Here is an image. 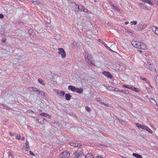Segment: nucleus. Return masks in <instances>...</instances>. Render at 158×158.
Segmentation results:
<instances>
[{"instance_id":"obj_57","label":"nucleus","mask_w":158,"mask_h":158,"mask_svg":"<svg viewBox=\"0 0 158 158\" xmlns=\"http://www.w3.org/2000/svg\"><path fill=\"white\" fill-rule=\"evenodd\" d=\"M142 79L143 80H144V81H146L147 80V79L145 78H142Z\"/></svg>"},{"instance_id":"obj_36","label":"nucleus","mask_w":158,"mask_h":158,"mask_svg":"<svg viewBox=\"0 0 158 158\" xmlns=\"http://www.w3.org/2000/svg\"><path fill=\"white\" fill-rule=\"evenodd\" d=\"M101 104L105 106L106 107H108L109 106V105L108 104H105L103 102H101Z\"/></svg>"},{"instance_id":"obj_14","label":"nucleus","mask_w":158,"mask_h":158,"mask_svg":"<svg viewBox=\"0 0 158 158\" xmlns=\"http://www.w3.org/2000/svg\"><path fill=\"white\" fill-rule=\"evenodd\" d=\"M130 89H131L132 90L134 91L135 92H139V91L140 90L139 89L137 88H135V87L134 86H132V85H131Z\"/></svg>"},{"instance_id":"obj_24","label":"nucleus","mask_w":158,"mask_h":158,"mask_svg":"<svg viewBox=\"0 0 158 158\" xmlns=\"http://www.w3.org/2000/svg\"><path fill=\"white\" fill-rule=\"evenodd\" d=\"M139 5L143 9H145L146 8V6L143 3H140L139 4Z\"/></svg>"},{"instance_id":"obj_29","label":"nucleus","mask_w":158,"mask_h":158,"mask_svg":"<svg viewBox=\"0 0 158 158\" xmlns=\"http://www.w3.org/2000/svg\"><path fill=\"white\" fill-rule=\"evenodd\" d=\"M157 27H156L155 26H153L152 27V31L154 32H155V33L156 31V30L157 29Z\"/></svg>"},{"instance_id":"obj_34","label":"nucleus","mask_w":158,"mask_h":158,"mask_svg":"<svg viewBox=\"0 0 158 158\" xmlns=\"http://www.w3.org/2000/svg\"><path fill=\"white\" fill-rule=\"evenodd\" d=\"M4 33V30L3 28H1L0 29V33L1 34H3Z\"/></svg>"},{"instance_id":"obj_42","label":"nucleus","mask_w":158,"mask_h":158,"mask_svg":"<svg viewBox=\"0 0 158 158\" xmlns=\"http://www.w3.org/2000/svg\"><path fill=\"white\" fill-rule=\"evenodd\" d=\"M41 120H42L43 122L47 121V119L44 118H41Z\"/></svg>"},{"instance_id":"obj_51","label":"nucleus","mask_w":158,"mask_h":158,"mask_svg":"<svg viewBox=\"0 0 158 158\" xmlns=\"http://www.w3.org/2000/svg\"><path fill=\"white\" fill-rule=\"evenodd\" d=\"M135 97L136 98H137V99L140 100L141 99V98H139V97H138V96H135Z\"/></svg>"},{"instance_id":"obj_48","label":"nucleus","mask_w":158,"mask_h":158,"mask_svg":"<svg viewBox=\"0 0 158 158\" xmlns=\"http://www.w3.org/2000/svg\"><path fill=\"white\" fill-rule=\"evenodd\" d=\"M155 34L157 35H158V28L157 27L156 31L155 33Z\"/></svg>"},{"instance_id":"obj_25","label":"nucleus","mask_w":158,"mask_h":158,"mask_svg":"<svg viewBox=\"0 0 158 158\" xmlns=\"http://www.w3.org/2000/svg\"><path fill=\"white\" fill-rule=\"evenodd\" d=\"M155 83L156 85H158V75H157L155 77Z\"/></svg>"},{"instance_id":"obj_13","label":"nucleus","mask_w":158,"mask_h":158,"mask_svg":"<svg viewBox=\"0 0 158 158\" xmlns=\"http://www.w3.org/2000/svg\"><path fill=\"white\" fill-rule=\"evenodd\" d=\"M38 92V94L40 95L41 96H44L46 95V94L44 92V91L42 90H39Z\"/></svg>"},{"instance_id":"obj_20","label":"nucleus","mask_w":158,"mask_h":158,"mask_svg":"<svg viewBox=\"0 0 158 158\" xmlns=\"http://www.w3.org/2000/svg\"><path fill=\"white\" fill-rule=\"evenodd\" d=\"M40 115L44 116L45 117H48L49 118L50 116L49 114H47V113L44 112L41 113L40 114Z\"/></svg>"},{"instance_id":"obj_43","label":"nucleus","mask_w":158,"mask_h":158,"mask_svg":"<svg viewBox=\"0 0 158 158\" xmlns=\"http://www.w3.org/2000/svg\"><path fill=\"white\" fill-rule=\"evenodd\" d=\"M9 134L10 136H14V133H11L10 132H9Z\"/></svg>"},{"instance_id":"obj_26","label":"nucleus","mask_w":158,"mask_h":158,"mask_svg":"<svg viewBox=\"0 0 158 158\" xmlns=\"http://www.w3.org/2000/svg\"><path fill=\"white\" fill-rule=\"evenodd\" d=\"M38 81L42 85H45V83L43 81L42 79H38Z\"/></svg>"},{"instance_id":"obj_9","label":"nucleus","mask_w":158,"mask_h":158,"mask_svg":"<svg viewBox=\"0 0 158 158\" xmlns=\"http://www.w3.org/2000/svg\"><path fill=\"white\" fill-rule=\"evenodd\" d=\"M147 25L146 24H139L137 26V30L138 31H142L145 29L147 27Z\"/></svg>"},{"instance_id":"obj_62","label":"nucleus","mask_w":158,"mask_h":158,"mask_svg":"<svg viewBox=\"0 0 158 158\" xmlns=\"http://www.w3.org/2000/svg\"><path fill=\"white\" fill-rule=\"evenodd\" d=\"M138 51L140 52H142V51L141 50H138Z\"/></svg>"},{"instance_id":"obj_12","label":"nucleus","mask_w":158,"mask_h":158,"mask_svg":"<svg viewBox=\"0 0 158 158\" xmlns=\"http://www.w3.org/2000/svg\"><path fill=\"white\" fill-rule=\"evenodd\" d=\"M33 31V30L32 29H30L28 31V33L29 35V36L31 38V37H33L34 36V34H32Z\"/></svg>"},{"instance_id":"obj_45","label":"nucleus","mask_w":158,"mask_h":158,"mask_svg":"<svg viewBox=\"0 0 158 158\" xmlns=\"http://www.w3.org/2000/svg\"><path fill=\"white\" fill-rule=\"evenodd\" d=\"M120 89L118 88H115L114 90L116 91H119L120 92Z\"/></svg>"},{"instance_id":"obj_28","label":"nucleus","mask_w":158,"mask_h":158,"mask_svg":"<svg viewBox=\"0 0 158 158\" xmlns=\"http://www.w3.org/2000/svg\"><path fill=\"white\" fill-rule=\"evenodd\" d=\"M131 85H123V87L124 88H127L128 89H131Z\"/></svg>"},{"instance_id":"obj_53","label":"nucleus","mask_w":158,"mask_h":158,"mask_svg":"<svg viewBox=\"0 0 158 158\" xmlns=\"http://www.w3.org/2000/svg\"><path fill=\"white\" fill-rule=\"evenodd\" d=\"M64 111L66 113H67L68 114H69V111L68 110H66V109L64 110Z\"/></svg>"},{"instance_id":"obj_46","label":"nucleus","mask_w":158,"mask_h":158,"mask_svg":"<svg viewBox=\"0 0 158 158\" xmlns=\"http://www.w3.org/2000/svg\"><path fill=\"white\" fill-rule=\"evenodd\" d=\"M137 23V22L136 21H133V23L132 24V25H135Z\"/></svg>"},{"instance_id":"obj_61","label":"nucleus","mask_w":158,"mask_h":158,"mask_svg":"<svg viewBox=\"0 0 158 158\" xmlns=\"http://www.w3.org/2000/svg\"><path fill=\"white\" fill-rule=\"evenodd\" d=\"M129 23V22H127L125 23V24H127Z\"/></svg>"},{"instance_id":"obj_21","label":"nucleus","mask_w":158,"mask_h":158,"mask_svg":"<svg viewBox=\"0 0 158 158\" xmlns=\"http://www.w3.org/2000/svg\"><path fill=\"white\" fill-rule=\"evenodd\" d=\"M26 148L27 151H28L29 149V145L28 142L27 140H26Z\"/></svg>"},{"instance_id":"obj_40","label":"nucleus","mask_w":158,"mask_h":158,"mask_svg":"<svg viewBox=\"0 0 158 158\" xmlns=\"http://www.w3.org/2000/svg\"><path fill=\"white\" fill-rule=\"evenodd\" d=\"M29 154L30 155H32V156H35L33 152H32L31 151H29Z\"/></svg>"},{"instance_id":"obj_49","label":"nucleus","mask_w":158,"mask_h":158,"mask_svg":"<svg viewBox=\"0 0 158 158\" xmlns=\"http://www.w3.org/2000/svg\"><path fill=\"white\" fill-rule=\"evenodd\" d=\"M8 156H9V157H10V156H11V158H12V154L10 153V152H9V153L8 152Z\"/></svg>"},{"instance_id":"obj_63","label":"nucleus","mask_w":158,"mask_h":158,"mask_svg":"<svg viewBox=\"0 0 158 158\" xmlns=\"http://www.w3.org/2000/svg\"><path fill=\"white\" fill-rule=\"evenodd\" d=\"M95 2H97V0H93Z\"/></svg>"},{"instance_id":"obj_1","label":"nucleus","mask_w":158,"mask_h":158,"mask_svg":"<svg viewBox=\"0 0 158 158\" xmlns=\"http://www.w3.org/2000/svg\"><path fill=\"white\" fill-rule=\"evenodd\" d=\"M131 44L133 46L136 48L141 49L144 50L147 49L146 45L140 41L133 40L131 42Z\"/></svg>"},{"instance_id":"obj_15","label":"nucleus","mask_w":158,"mask_h":158,"mask_svg":"<svg viewBox=\"0 0 158 158\" xmlns=\"http://www.w3.org/2000/svg\"><path fill=\"white\" fill-rule=\"evenodd\" d=\"M99 41L100 43H102L107 49L109 50V49L111 50V49L102 40H100Z\"/></svg>"},{"instance_id":"obj_32","label":"nucleus","mask_w":158,"mask_h":158,"mask_svg":"<svg viewBox=\"0 0 158 158\" xmlns=\"http://www.w3.org/2000/svg\"><path fill=\"white\" fill-rule=\"evenodd\" d=\"M85 110L88 112H89L91 110L90 108L88 106H86L85 107Z\"/></svg>"},{"instance_id":"obj_7","label":"nucleus","mask_w":158,"mask_h":158,"mask_svg":"<svg viewBox=\"0 0 158 158\" xmlns=\"http://www.w3.org/2000/svg\"><path fill=\"white\" fill-rule=\"evenodd\" d=\"M59 158H69V153L66 152L61 153L59 156Z\"/></svg>"},{"instance_id":"obj_38","label":"nucleus","mask_w":158,"mask_h":158,"mask_svg":"<svg viewBox=\"0 0 158 158\" xmlns=\"http://www.w3.org/2000/svg\"><path fill=\"white\" fill-rule=\"evenodd\" d=\"M15 138L17 139H21L20 136V135H17L16 136Z\"/></svg>"},{"instance_id":"obj_44","label":"nucleus","mask_w":158,"mask_h":158,"mask_svg":"<svg viewBox=\"0 0 158 158\" xmlns=\"http://www.w3.org/2000/svg\"><path fill=\"white\" fill-rule=\"evenodd\" d=\"M4 18V15L2 14H0V18L2 19Z\"/></svg>"},{"instance_id":"obj_23","label":"nucleus","mask_w":158,"mask_h":158,"mask_svg":"<svg viewBox=\"0 0 158 158\" xmlns=\"http://www.w3.org/2000/svg\"><path fill=\"white\" fill-rule=\"evenodd\" d=\"M76 89V88L75 87L72 85H70V90L75 92Z\"/></svg>"},{"instance_id":"obj_8","label":"nucleus","mask_w":158,"mask_h":158,"mask_svg":"<svg viewBox=\"0 0 158 158\" xmlns=\"http://www.w3.org/2000/svg\"><path fill=\"white\" fill-rule=\"evenodd\" d=\"M59 53L61 54L63 58H65L66 56V53L64 50L62 48H58Z\"/></svg>"},{"instance_id":"obj_64","label":"nucleus","mask_w":158,"mask_h":158,"mask_svg":"<svg viewBox=\"0 0 158 158\" xmlns=\"http://www.w3.org/2000/svg\"><path fill=\"white\" fill-rule=\"evenodd\" d=\"M156 5L157 6H158V0L157 1Z\"/></svg>"},{"instance_id":"obj_18","label":"nucleus","mask_w":158,"mask_h":158,"mask_svg":"<svg viewBox=\"0 0 158 158\" xmlns=\"http://www.w3.org/2000/svg\"><path fill=\"white\" fill-rule=\"evenodd\" d=\"M85 158H94V157L91 153H89L86 155Z\"/></svg>"},{"instance_id":"obj_22","label":"nucleus","mask_w":158,"mask_h":158,"mask_svg":"<svg viewBox=\"0 0 158 158\" xmlns=\"http://www.w3.org/2000/svg\"><path fill=\"white\" fill-rule=\"evenodd\" d=\"M65 92L64 91H61L60 93H59L58 91H57V94L60 96H63L65 94Z\"/></svg>"},{"instance_id":"obj_30","label":"nucleus","mask_w":158,"mask_h":158,"mask_svg":"<svg viewBox=\"0 0 158 158\" xmlns=\"http://www.w3.org/2000/svg\"><path fill=\"white\" fill-rule=\"evenodd\" d=\"M30 88L32 89V90L33 91L35 92L36 91V92H38V91H39V90L36 87H31Z\"/></svg>"},{"instance_id":"obj_54","label":"nucleus","mask_w":158,"mask_h":158,"mask_svg":"<svg viewBox=\"0 0 158 158\" xmlns=\"http://www.w3.org/2000/svg\"><path fill=\"white\" fill-rule=\"evenodd\" d=\"M96 158H103L101 157V156H97Z\"/></svg>"},{"instance_id":"obj_17","label":"nucleus","mask_w":158,"mask_h":158,"mask_svg":"<svg viewBox=\"0 0 158 158\" xmlns=\"http://www.w3.org/2000/svg\"><path fill=\"white\" fill-rule=\"evenodd\" d=\"M142 1L143 2H146L147 3L149 4V5L152 6L153 4L151 2L150 0H142Z\"/></svg>"},{"instance_id":"obj_60","label":"nucleus","mask_w":158,"mask_h":158,"mask_svg":"<svg viewBox=\"0 0 158 158\" xmlns=\"http://www.w3.org/2000/svg\"><path fill=\"white\" fill-rule=\"evenodd\" d=\"M97 102H99V103H101V101L100 100H97Z\"/></svg>"},{"instance_id":"obj_5","label":"nucleus","mask_w":158,"mask_h":158,"mask_svg":"<svg viewBox=\"0 0 158 158\" xmlns=\"http://www.w3.org/2000/svg\"><path fill=\"white\" fill-rule=\"evenodd\" d=\"M84 156L83 152L81 148H78L77 151L73 154V156L76 158H78Z\"/></svg>"},{"instance_id":"obj_47","label":"nucleus","mask_w":158,"mask_h":158,"mask_svg":"<svg viewBox=\"0 0 158 158\" xmlns=\"http://www.w3.org/2000/svg\"><path fill=\"white\" fill-rule=\"evenodd\" d=\"M6 39H2V42L3 43H5L6 41Z\"/></svg>"},{"instance_id":"obj_6","label":"nucleus","mask_w":158,"mask_h":158,"mask_svg":"<svg viewBox=\"0 0 158 158\" xmlns=\"http://www.w3.org/2000/svg\"><path fill=\"white\" fill-rule=\"evenodd\" d=\"M145 67L146 68L148 69L151 71H152V67L151 63L149 61H146L145 62L144 64Z\"/></svg>"},{"instance_id":"obj_58","label":"nucleus","mask_w":158,"mask_h":158,"mask_svg":"<svg viewBox=\"0 0 158 158\" xmlns=\"http://www.w3.org/2000/svg\"><path fill=\"white\" fill-rule=\"evenodd\" d=\"M111 7H114V6H115L113 4H111Z\"/></svg>"},{"instance_id":"obj_27","label":"nucleus","mask_w":158,"mask_h":158,"mask_svg":"<svg viewBox=\"0 0 158 158\" xmlns=\"http://www.w3.org/2000/svg\"><path fill=\"white\" fill-rule=\"evenodd\" d=\"M120 92H122L126 94H128L129 93V91L127 90H123L120 89Z\"/></svg>"},{"instance_id":"obj_59","label":"nucleus","mask_w":158,"mask_h":158,"mask_svg":"<svg viewBox=\"0 0 158 158\" xmlns=\"http://www.w3.org/2000/svg\"><path fill=\"white\" fill-rule=\"evenodd\" d=\"M132 30H131L130 31H127V32L128 33H132Z\"/></svg>"},{"instance_id":"obj_2","label":"nucleus","mask_w":158,"mask_h":158,"mask_svg":"<svg viewBox=\"0 0 158 158\" xmlns=\"http://www.w3.org/2000/svg\"><path fill=\"white\" fill-rule=\"evenodd\" d=\"M85 57L86 59V61L89 64L91 65H94V64L92 63L91 60L92 56L87 52H85Z\"/></svg>"},{"instance_id":"obj_4","label":"nucleus","mask_w":158,"mask_h":158,"mask_svg":"<svg viewBox=\"0 0 158 158\" xmlns=\"http://www.w3.org/2000/svg\"><path fill=\"white\" fill-rule=\"evenodd\" d=\"M136 126L139 128H141L142 129L147 131L150 133H152V130L149 129L148 127L144 125H141L139 123H137L136 124Z\"/></svg>"},{"instance_id":"obj_37","label":"nucleus","mask_w":158,"mask_h":158,"mask_svg":"<svg viewBox=\"0 0 158 158\" xmlns=\"http://www.w3.org/2000/svg\"><path fill=\"white\" fill-rule=\"evenodd\" d=\"M113 8L117 11H119L120 10L119 8L116 6H114Z\"/></svg>"},{"instance_id":"obj_16","label":"nucleus","mask_w":158,"mask_h":158,"mask_svg":"<svg viewBox=\"0 0 158 158\" xmlns=\"http://www.w3.org/2000/svg\"><path fill=\"white\" fill-rule=\"evenodd\" d=\"M83 91V89L82 88H76L75 92H76L78 93H81Z\"/></svg>"},{"instance_id":"obj_33","label":"nucleus","mask_w":158,"mask_h":158,"mask_svg":"<svg viewBox=\"0 0 158 158\" xmlns=\"http://www.w3.org/2000/svg\"><path fill=\"white\" fill-rule=\"evenodd\" d=\"M0 105H2V108L3 109H6L7 107V106L5 104L0 103Z\"/></svg>"},{"instance_id":"obj_10","label":"nucleus","mask_w":158,"mask_h":158,"mask_svg":"<svg viewBox=\"0 0 158 158\" xmlns=\"http://www.w3.org/2000/svg\"><path fill=\"white\" fill-rule=\"evenodd\" d=\"M102 74L110 79H112V78L113 76L108 72H106V71H104L102 72Z\"/></svg>"},{"instance_id":"obj_55","label":"nucleus","mask_w":158,"mask_h":158,"mask_svg":"<svg viewBox=\"0 0 158 158\" xmlns=\"http://www.w3.org/2000/svg\"><path fill=\"white\" fill-rule=\"evenodd\" d=\"M25 139V137H24L23 136V137H22V138H21V140H24Z\"/></svg>"},{"instance_id":"obj_56","label":"nucleus","mask_w":158,"mask_h":158,"mask_svg":"<svg viewBox=\"0 0 158 158\" xmlns=\"http://www.w3.org/2000/svg\"><path fill=\"white\" fill-rule=\"evenodd\" d=\"M87 12V13H90V14H91V11H90L88 10H87V12Z\"/></svg>"},{"instance_id":"obj_31","label":"nucleus","mask_w":158,"mask_h":158,"mask_svg":"<svg viewBox=\"0 0 158 158\" xmlns=\"http://www.w3.org/2000/svg\"><path fill=\"white\" fill-rule=\"evenodd\" d=\"M65 99L67 100H69V93L66 94L65 95Z\"/></svg>"},{"instance_id":"obj_35","label":"nucleus","mask_w":158,"mask_h":158,"mask_svg":"<svg viewBox=\"0 0 158 158\" xmlns=\"http://www.w3.org/2000/svg\"><path fill=\"white\" fill-rule=\"evenodd\" d=\"M32 2L35 5H38V4L40 3L39 2H37V1H32Z\"/></svg>"},{"instance_id":"obj_41","label":"nucleus","mask_w":158,"mask_h":158,"mask_svg":"<svg viewBox=\"0 0 158 158\" xmlns=\"http://www.w3.org/2000/svg\"><path fill=\"white\" fill-rule=\"evenodd\" d=\"M37 121L38 122V123H41L42 122V120H41V118H40V119H38L37 120Z\"/></svg>"},{"instance_id":"obj_3","label":"nucleus","mask_w":158,"mask_h":158,"mask_svg":"<svg viewBox=\"0 0 158 158\" xmlns=\"http://www.w3.org/2000/svg\"><path fill=\"white\" fill-rule=\"evenodd\" d=\"M72 5L73 7L74 10L77 12L82 11L84 6H83L82 5L80 4L77 6V5L75 3H73Z\"/></svg>"},{"instance_id":"obj_50","label":"nucleus","mask_w":158,"mask_h":158,"mask_svg":"<svg viewBox=\"0 0 158 158\" xmlns=\"http://www.w3.org/2000/svg\"><path fill=\"white\" fill-rule=\"evenodd\" d=\"M29 113L32 112L34 113V111L31 110H30L28 111Z\"/></svg>"},{"instance_id":"obj_19","label":"nucleus","mask_w":158,"mask_h":158,"mask_svg":"<svg viewBox=\"0 0 158 158\" xmlns=\"http://www.w3.org/2000/svg\"><path fill=\"white\" fill-rule=\"evenodd\" d=\"M133 156L137 158H142V156L141 155L135 153H133L132 154Z\"/></svg>"},{"instance_id":"obj_39","label":"nucleus","mask_w":158,"mask_h":158,"mask_svg":"<svg viewBox=\"0 0 158 158\" xmlns=\"http://www.w3.org/2000/svg\"><path fill=\"white\" fill-rule=\"evenodd\" d=\"M87 10H88L86 8H85L84 7V8H83L82 11L85 12H86L87 11Z\"/></svg>"},{"instance_id":"obj_52","label":"nucleus","mask_w":158,"mask_h":158,"mask_svg":"<svg viewBox=\"0 0 158 158\" xmlns=\"http://www.w3.org/2000/svg\"><path fill=\"white\" fill-rule=\"evenodd\" d=\"M6 109H7V110H12V108L9 107L8 106H7V108Z\"/></svg>"},{"instance_id":"obj_11","label":"nucleus","mask_w":158,"mask_h":158,"mask_svg":"<svg viewBox=\"0 0 158 158\" xmlns=\"http://www.w3.org/2000/svg\"><path fill=\"white\" fill-rule=\"evenodd\" d=\"M81 145L80 143H70V145L74 147L75 148L78 147L80 146Z\"/></svg>"}]
</instances>
